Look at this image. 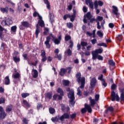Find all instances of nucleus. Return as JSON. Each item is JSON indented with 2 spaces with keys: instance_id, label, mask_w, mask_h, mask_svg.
Listing matches in <instances>:
<instances>
[{
  "instance_id": "1",
  "label": "nucleus",
  "mask_w": 124,
  "mask_h": 124,
  "mask_svg": "<svg viewBox=\"0 0 124 124\" xmlns=\"http://www.w3.org/2000/svg\"><path fill=\"white\" fill-rule=\"evenodd\" d=\"M51 37H52L51 40L52 41H54L55 44H60L61 41L59 40V39L56 38L53 34H49V36H47L46 38V41L45 42V44L46 46V48H50L51 47V45H50V40L51 39Z\"/></svg>"
},
{
  "instance_id": "2",
  "label": "nucleus",
  "mask_w": 124,
  "mask_h": 124,
  "mask_svg": "<svg viewBox=\"0 0 124 124\" xmlns=\"http://www.w3.org/2000/svg\"><path fill=\"white\" fill-rule=\"evenodd\" d=\"M67 92H69V93L68 94V96L70 99V105L72 106H74V104H75V97H74V91L73 90H70V88H68L66 89Z\"/></svg>"
},
{
  "instance_id": "3",
  "label": "nucleus",
  "mask_w": 124,
  "mask_h": 124,
  "mask_svg": "<svg viewBox=\"0 0 124 124\" xmlns=\"http://www.w3.org/2000/svg\"><path fill=\"white\" fill-rule=\"evenodd\" d=\"M64 119H69V115L68 113H64L62 116H58L51 118L52 122H64Z\"/></svg>"
},
{
  "instance_id": "4",
  "label": "nucleus",
  "mask_w": 124,
  "mask_h": 124,
  "mask_svg": "<svg viewBox=\"0 0 124 124\" xmlns=\"http://www.w3.org/2000/svg\"><path fill=\"white\" fill-rule=\"evenodd\" d=\"M76 77L78 78L77 82L78 83H81V86H80V88L81 89H84V87H85V78H81V73H78L76 74Z\"/></svg>"
},
{
  "instance_id": "5",
  "label": "nucleus",
  "mask_w": 124,
  "mask_h": 124,
  "mask_svg": "<svg viewBox=\"0 0 124 124\" xmlns=\"http://www.w3.org/2000/svg\"><path fill=\"white\" fill-rule=\"evenodd\" d=\"M2 26H11L13 24V20L9 17H5L4 19H3L1 22Z\"/></svg>"
},
{
  "instance_id": "6",
  "label": "nucleus",
  "mask_w": 124,
  "mask_h": 124,
  "mask_svg": "<svg viewBox=\"0 0 124 124\" xmlns=\"http://www.w3.org/2000/svg\"><path fill=\"white\" fill-rule=\"evenodd\" d=\"M102 52H103V49L101 48L97 49L94 51H93L92 52L93 60H96V58L97 57V55H98V54H101Z\"/></svg>"
},
{
  "instance_id": "7",
  "label": "nucleus",
  "mask_w": 124,
  "mask_h": 124,
  "mask_svg": "<svg viewBox=\"0 0 124 124\" xmlns=\"http://www.w3.org/2000/svg\"><path fill=\"white\" fill-rule=\"evenodd\" d=\"M88 110V113H92V108L91 106L88 105L87 104H85V108L81 109V112L82 114H84L87 112Z\"/></svg>"
},
{
  "instance_id": "8",
  "label": "nucleus",
  "mask_w": 124,
  "mask_h": 124,
  "mask_svg": "<svg viewBox=\"0 0 124 124\" xmlns=\"http://www.w3.org/2000/svg\"><path fill=\"white\" fill-rule=\"evenodd\" d=\"M111 99L112 101H120V97L118 93H116L115 92L112 91L111 93Z\"/></svg>"
},
{
  "instance_id": "9",
  "label": "nucleus",
  "mask_w": 124,
  "mask_h": 124,
  "mask_svg": "<svg viewBox=\"0 0 124 124\" xmlns=\"http://www.w3.org/2000/svg\"><path fill=\"white\" fill-rule=\"evenodd\" d=\"M14 72L13 73L12 77L14 79H19L21 78V74L17 72V70L16 69H14Z\"/></svg>"
},
{
  "instance_id": "10",
  "label": "nucleus",
  "mask_w": 124,
  "mask_h": 124,
  "mask_svg": "<svg viewBox=\"0 0 124 124\" xmlns=\"http://www.w3.org/2000/svg\"><path fill=\"white\" fill-rule=\"evenodd\" d=\"M0 120H3L5 117H6V113L3 110V108L0 106Z\"/></svg>"
},
{
  "instance_id": "11",
  "label": "nucleus",
  "mask_w": 124,
  "mask_h": 124,
  "mask_svg": "<svg viewBox=\"0 0 124 124\" xmlns=\"http://www.w3.org/2000/svg\"><path fill=\"white\" fill-rule=\"evenodd\" d=\"M22 105L25 108H30L31 107V104L27 100L23 99L22 100Z\"/></svg>"
},
{
  "instance_id": "12",
  "label": "nucleus",
  "mask_w": 124,
  "mask_h": 124,
  "mask_svg": "<svg viewBox=\"0 0 124 124\" xmlns=\"http://www.w3.org/2000/svg\"><path fill=\"white\" fill-rule=\"evenodd\" d=\"M94 5L95 9H96L97 8H98V5L100 6H102V5H103V3L101 0H99L98 1H97V0H95L94 2Z\"/></svg>"
},
{
  "instance_id": "13",
  "label": "nucleus",
  "mask_w": 124,
  "mask_h": 124,
  "mask_svg": "<svg viewBox=\"0 0 124 124\" xmlns=\"http://www.w3.org/2000/svg\"><path fill=\"white\" fill-rule=\"evenodd\" d=\"M95 30H93V33H91L90 31H87L86 34L87 36H89L90 37H92V36L93 38H95Z\"/></svg>"
},
{
  "instance_id": "14",
  "label": "nucleus",
  "mask_w": 124,
  "mask_h": 124,
  "mask_svg": "<svg viewBox=\"0 0 124 124\" xmlns=\"http://www.w3.org/2000/svg\"><path fill=\"white\" fill-rule=\"evenodd\" d=\"M22 27H24L25 28H29L30 27V24H29V22L27 21H23L21 22V25L20 26V30H23V28Z\"/></svg>"
},
{
  "instance_id": "15",
  "label": "nucleus",
  "mask_w": 124,
  "mask_h": 124,
  "mask_svg": "<svg viewBox=\"0 0 124 124\" xmlns=\"http://www.w3.org/2000/svg\"><path fill=\"white\" fill-rule=\"evenodd\" d=\"M39 18L38 21V24L42 28H43V27H45V24H44V21H43V20H42V16H39Z\"/></svg>"
},
{
  "instance_id": "16",
  "label": "nucleus",
  "mask_w": 124,
  "mask_h": 124,
  "mask_svg": "<svg viewBox=\"0 0 124 124\" xmlns=\"http://www.w3.org/2000/svg\"><path fill=\"white\" fill-rule=\"evenodd\" d=\"M31 75L33 78H37V77H38V71L36 69H33L32 70Z\"/></svg>"
},
{
  "instance_id": "17",
  "label": "nucleus",
  "mask_w": 124,
  "mask_h": 124,
  "mask_svg": "<svg viewBox=\"0 0 124 124\" xmlns=\"http://www.w3.org/2000/svg\"><path fill=\"white\" fill-rule=\"evenodd\" d=\"M85 2L86 4H89V7L91 9H93V0H85Z\"/></svg>"
},
{
  "instance_id": "18",
  "label": "nucleus",
  "mask_w": 124,
  "mask_h": 124,
  "mask_svg": "<svg viewBox=\"0 0 124 124\" xmlns=\"http://www.w3.org/2000/svg\"><path fill=\"white\" fill-rule=\"evenodd\" d=\"M96 84V79L95 78H93L92 79L91 81L90 85L92 87V88H94V87L95 86V85Z\"/></svg>"
},
{
  "instance_id": "19",
  "label": "nucleus",
  "mask_w": 124,
  "mask_h": 124,
  "mask_svg": "<svg viewBox=\"0 0 124 124\" xmlns=\"http://www.w3.org/2000/svg\"><path fill=\"white\" fill-rule=\"evenodd\" d=\"M46 98H48V99H51L52 98V92H47L45 93Z\"/></svg>"
},
{
  "instance_id": "20",
  "label": "nucleus",
  "mask_w": 124,
  "mask_h": 124,
  "mask_svg": "<svg viewBox=\"0 0 124 124\" xmlns=\"http://www.w3.org/2000/svg\"><path fill=\"white\" fill-rule=\"evenodd\" d=\"M39 32H40V29L39 27L38 26V24L36 25V29L35 30V34L36 35V38H37L38 37V34L39 33Z\"/></svg>"
},
{
  "instance_id": "21",
  "label": "nucleus",
  "mask_w": 124,
  "mask_h": 124,
  "mask_svg": "<svg viewBox=\"0 0 124 124\" xmlns=\"http://www.w3.org/2000/svg\"><path fill=\"white\" fill-rule=\"evenodd\" d=\"M89 100L90 101L91 106H92V107L94 106V105L95 104V100L92 99V97H90L89 98Z\"/></svg>"
},
{
  "instance_id": "22",
  "label": "nucleus",
  "mask_w": 124,
  "mask_h": 124,
  "mask_svg": "<svg viewBox=\"0 0 124 124\" xmlns=\"http://www.w3.org/2000/svg\"><path fill=\"white\" fill-rule=\"evenodd\" d=\"M112 12H113L114 14H115V15H118V8L117 7H116L115 6H112Z\"/></svg>"
},
{
  "instance_id": "23",
  "label": "nucleus",
  "mask_w": 124,
  "mask_h": 124,
  "mask_svg": "<svg viewBox=\"0 0 124 124\" xmlns=\"http://www.w3.org/2000/svg\"><path fill=\"white\" fill-rule=\"evenodd\" d=\"M66 72V69L62 68L61 69V71L59 74H60V75H61V76H63L65 74Z\"/></svg>"
},
{
  "instance_id": "24",
  "label": "nucleus",
  "mask_w": 124,
  "mask_h": 124,
  "mask_svg": "<svg viewBox=\"0 0 124 124\" xmlns=\"http://www.w3.org/2000/svg\"><path fill=\"white\" fill-rule=\"evenodd\" d=\"M0 11L2 13H8V7L5 8H1Z\"/></svg>"
},
{
  "instance_id": "25",
  "label": "nucleus",
  "mask_w": 124,
  "mask_h": 124,
  "mask_svg": "<svg viewBox=\"0 0 124 124\" xmlns=\"http://www.w3.org/2000/svg\"><path fill=\"white\" fill-rule=\"evenodd\" d=\"M58 99L59 100H61L62 99V96H61L60 95H58L57 94H55L53 96V98L54 100H56V99H57V98H58Z\"/></svg>"
},
{
  "instance_id": "26",
  "label": "nucleus",
  "mask_w": 124,
  "mask_h": 124,
  "mask_svg": "<svg viewBox=\"0 0 124 124\" xmlns=\"http://www.w3.org/2000/svg\"><path fill=\"white\" fill-rule=\"evenodd\" d=\"M13 58L14 61L15 62H16V63L19 62L20 61L19 57L15 56V57H13Z\"/></svg>"
},
{
  "instance_id": "27",
  "label": "nucleus",
  "mask_w": 124,
  "mask_h": 124,
  "mask_svg": "<svg viewBox=\"0 0 124 124\" xmlns=\"http://www.w3.org/2000/svg\"><path fill=\"white\" fill-rule=\"evenodd\" d=\"M5 85H9L10 84V79H9V77L7 76L5 78Z\"/></svg>"
},
{
  "instance_id": "28",
  "label": "nucleus",
  "mask_w": 124,
  "mask_h": 124,
  "mask_svg": "<svg viewBox=\"0 0 124 124\" xmlns=\"http://www.w3.org/2000/svg\"><path fill=\"white\" fill-rule=\"evenodd\" d=\"M16 31H17V26H14L11 27V31L12 33H15V32H16Z\"/></svg>"
},
{
  "instance_id": "29",
  "label": "nucleus",
  "mask_w": 124,
  "mask_h": 124,
  "mask_svg": "<svg viewBox=\"0 0 124 124\" xmlns=\"http://www.w3.org/2000/svg\"><path fill=\"white\" fill-rule=\"evenodd\" d=\"M45 3L46 5V7L48 9L51 8V6L50 5V3L48 0H44Z\"/></svg>"
},
{
  "instance_id": "30",
  "label": "nucleus",
  "mask_w": 124,
  "mask_h": 124,
  "mask_svg": "<svg viewBox=\"0 0 124 124\" xmlns=\"http://www.w3.org/2000/svg\"><path fill=\"white\" fill-rule=\"evenodd\" d=\"M12 105H10L9 106H8L6 107V111H7V113H9V112H11V111H12Z\"/></svg>"
},
{
  "instance_id": "31",
  "label": "nucleus",
  "mask_w": 124,
  "mask_h": 124,
  "mask_svg": "<svg viewBox=\"0 0 124 124\" xmlns=\"http://www.w3.org/2000/svg\"><path fill=\"white\" fill-rule=\"evenodd\" d=\"M57 93H60V96H62V95H63V91H62V89L61 88H58L57 90Z\"/></svg>"
},
{
  "instance_id": "32",
  "label": "nucleus",
  "mask_w": 124,
  "mask_h": 124,
  "mask_svg": "<svg viewBox=\"0 0 124 124\" xmlns=\"http://www.w3.org/2000/svg\"><path fill=\"white\" fill-rule=\"evenodd\" d=\"M65 54H67V56H71L72 55V51L69 48L65 51Z\"/></svg>"
},
{
  "instance_id": "33",
  "label": "nucleus",
  "mask_w": 124,
  "mask_h": 124,
  "mask_svg": "<svg viewBox=\"0 0 124 124\" xmlns=\"http://www.w3.org/2000/svg\"><path fill=\"white\" fill-rule=\"evenodd\" d=\"M49 14L50 22L51 23H53L54 22V15L50 13H49Z\"/></svg>"
},
{
  "instance_id": "34",
  "label": "nucleus",
  "mask_w": 124,
  "mask_h": 124,
  "mask_svg": "<svg viewBox=\"0 0 124 124\" xmlns=\"http://www.w3.org/2000/svg\"><path fill=\"white\" fill-rule=\"evenodd\" d=\"M121 92L120 98L122 101H124V89L122 90Z\"/></svg>"
},
{
  "instance_id": "35",
  "label": "nucleus",
  "mask_w": 124,
  "mask_h": 124,
  "mask_svg": "<svg viewBox=\"0 0 124 124\" xmlns=\"http://www.w3.org/2000/svg\"><path fill=\"white\" fill-rule=\"evenodd\" d=\"M54 58L55 59H58L59 61H61L62 60V54H55Z\"/></svg>"
},
{
  "instance_id": "36",
  "label": "nucleus",
  "mask_w": 124,
  "mask_h": 124,
  "mask_svg": "<svg viewBox=\"0 0 124 124\" xmlns=\"http://www.w3.org/2000/svg\"><path fill=\"white\" fill-rule=\"evenodd\" d=\"M69 18H70V21L71 22H73V21H74V20L75 19V14H74L72 15H70V17H69Z\"/></svg>"
},
{
  "instance_id": "37",
  "label": "nucleus",
  "mask_w": 124,
  "mask_h": 124,
  "mask_svg": "<svg viewBox=\"0 0 124 124\" xmlns=\"http://www.w3.org/2000/svg\"><path fill=\"white\" fill-rule=\"evenodd\" d=\"M85 17H86L88 20H90L91 18H92V15H91V13H87L85 16Z\"/></svg>"
},
{
  "instance_id": "38",
  "label": "nucleus",
  "mask_w": 124,
  "mask_h": 124,
  "mask_svg": "<svg viewBox=\"0 0 124 124\" xmlns=\"http://www.w3.org/2000/svg\"><path fill=\"white\" fill-rule=\"evenodd\" d=\"M29 95H30V93H23L21 94L22 98H26V97H27V96H29Z\"/></svg>"
},
{
  "instance_id": "39",
  "label": "nucleus",
  "mask_w": 124,
  "mask_h": 124,
  "mask_svg": "<svg viewBox=\"0 0 124 124\" xmlns=\"http://www.w3.org/2000/svg\"><path fill=\"white\" fill-rule=\"evenodd\" d=\"M63 85L64 86H69V81L66 80H63Z\"/></svg>"
},
{
  "instance_id": "40",
  "label": "nucleus",
  "mask_w": 124,
  "mask_h": 124,
  "mask_svg": "<svg viewBox=\"0 0 124 124\" xmlns=\"http://www.w3.org/2000/svg\"><path fill=\"white\" fill-rule=\"evenodd\" d=\"M5 103V98L1 97L0 98V104Z\"/></svg>"
},
{
  "instance_id": "41",
  "label": "nucleus",
  "mask_w": 124,
  "mask_h": 124,
  "mask_svg": "<svg viewBox=\"0 0 124 124\" xmlns=\"http://www.w3.org/2000/svg\"><path fill=\"white\" fill-rule=\"evenodd\" d=\"M71 39V37L69 35H66L65 36V41H68Z\"/></svg>"
},
{
  "instance_id": "42",
  "label": "nucleus",
  "mask_w": 124,
  "mask_h": 124,
  "mask_svg": "<svg viewBox=\"0 0 124 124\" xmlns=\"http://www.w3.org/2000/svg\"><path fill=\"white\" fill-rule=\"evenodd\" d=\"M117 39L119 41H122V40H123V35L122 34L118 35V36L117 37Z\"/></svg>"
},
{
  "instance_id": "43",
  "label": "nucleus",
  "mask_w": 124,
  "mask_h": 124,
  "mask_svg": "<svg viewBox=\"0 0 124 124\" xmlns=\"http://www.w3.org/2000/svg\"><path fill=\"white\" fill-rule=\"evenodd\" d=\"M80 89H81V88H78L77 89V95H79V96H81V95H82V93L81 92V90H80Z\"/></svg>"
},
{
  "instance_id": "44",
  "label": "nucleus",
  "mask_w": 124,
  "mask_h": 124,
  "mask_svg": "<svg viewBox=\"0 0 124 124\" xmlns=\"http://www.w3.org/2000/svg\"><path fill=\"white\" fill-rule=\"evenodd\" d=\"M97 35H98L99 37L101 38L103 37V33H102V32L100 31H98L97 32Z\"/></svg>"
},
{
  "instance_id": "45",
  "label": "nucleus",
  "mask_w": 124,
  "mask_h": 124,
  "mask_svg": "<svg viewBox=\"0 0 124 124\" xmlns=\"http://www.w3.org/2000/svg\"><path fill=\"white\" fill-rule=\"evenodd\" d=\"M49 111L50 114H54V113H55V108H49Z\"/></svg>"
},
{
  "instance_id": "46",
  "label": "nucleus",
  "mask_w": 124,
  "mask_h": 124,
  "mask_svg": "<svg viewBox=\"0 0 124 124\" xmlns=\"http://www.w3.org/2000/svg\"><path fill=\"white\" fill-rule=\"evenodd\" d=\"M97 46H103V47H107V45L104 43L97 44Z\"/></svg>"
},
{
  "instance_id": "47",
  "label": "nucleus",
  "mask_w": 124,
  "mask_h": 124,
  "mask_svg": "<svg viewBox=\"0 0 124 124\" xmlns=\"http://www.w3.org/2000/svg\"><path fill=\"white\" fill-rule=\"evenodd\" d=\"M96 59H98V60H99V61H103V57L98 54H97Z\"/></svg>"
},
{
  "instance_id": "48",
  "label": "nucleus",
  "mask_w": 124,
  "mask_h": 124,
  "mask_svg": "<svg viewBox=\"0 0 124 124\" xmlns=\"http://www.w3.org/2000/svg\"><path fill=\"white\" fill-rule=\"evenodd\" d=\"M0 31H4V32L5 33H6V32H7V30L6 29H4V28H3L0 25Z\"/></svg>"
},
{
  "instance_id": "49",
  "label": "nucleus",
  "mask_w": 124,
  "mask_h": 124,
  "mask_svg": "<svg viewBox=\"0 0 124 124\" xmlns=\"http://www.w3.org/2000/svg\"><path fill=\"white\" fill-rule=\"evenodd\" d=\"M108 63L109 64H110V65H112V66H114V65H115V62H114V61H113V60H109L108 61Z\"/></svg>"
},
{
  "instance_id": "50",
  "label": "nucleus",
  "mask_w": 124,
  "mask_h": 124,
  "mask_svg": "<svg viewBox=\"0 0 124 124\" xmlns=\"http://www.w3.org/2000/svg\"><path fill=\"white\" fill-rule=\"evenodd\" d=\"M67 26L69 29H71L73 27V24L70 22L67 23Z\"/></svg>"
},
{
  "instance_id": "51",
  "label": "nucleus",
  "mask_w": 124,
  "mask_h": 124,
  "mask_svg": "<svg viewBox=\"0 0 124 124\" xmlns=\"http://www.w3.org/2000/svg\"><path fill=\"white\" fill-rule=\"evenodd\" d=\"M66 69V71L68 70V73L69 74H70V73H71V70H72V67H68Z\"/></svg>"
},
{
  "instance_id": "52",
  "label": "nucleus",
  "mask_w": 124,
  "mask_h": 124,
  "mask_svg": "<svg viewBox=\"0 0 124 124\" xmlns=\"http://www.w3.org/2000/svg\"><path fill=\"white\" fill-rule=\"evenodd\" d=\"M33 17H36L38 16V19H39V16H40V15H39V14H38V13L35 12L33 14Z\"/></svg>"
},
{
  "instance_id": "53",
  "label": "nucleus",
  "mask_w": 124,
  "mask_h": 124,
  "mask_svg": "<svg viewBox=\"0 0 124 124\" xmlns=\"http://www.w3.org/2000/svg\"><path fill=\"white\" fill-rule=\"evenodd\" d=\"M98 79V80H100V81H101V82H102V81L105 80V79H103V75H101L100 76H99Z\"/></svg>"
},
{
  "instance_id": "54",
  "label": "nucleus",
  "mask_w": 124,
  "mask_h": 124,
  "mask_svg": "<svg viewBox=\"0 0 124 124\" xmlns=\"http://www.w3.org/2000/svg\"><path fill=\"white\" fill-rule=\"evenodd\" d=\"M97 42V40H96V39H93L91 40V43L93 45H94V44H95V43H96Z\"/></svg>"
},
{
  "instance_id": "55",
  "label": "nucleus",
  "mask_w": 124,
  "mask_h": 124,
  "mask_svg": "<svg viewBox=\"0 0 124 124\" xmlns=\"http://www.w3.org/2000/svg\"><path fill=\"white\" fill-rule=\"evenodd\" d=\"M5 46H6V45L4 43H2L1 45V49L2 50H4V49H5Z\"/></svg>"
},
{
  "instance_id": "56",
  "label": "nucleus",
  "mask_w": 124,
  "mask_h": 124,
  "mask_svg": "<svg viewBox=\"0 0 124 124\" xmlns=\"http://www.w3.org/2000/svg\"><path fill=\"white\" fill-rule=\"evenodd\" d=\"M41 56L42 57H46V53L45 52V51H44V50L41 51Z\"/></svg>"
},
{
  "instance_id": "57",
  "label": "nucleus",
  "mask_w": 124,
  "mask_h": 124,
  "mask_svg": "<svg viewBox=\"0 0 124 124\" xmlns=\"http://www.w3.org/2000/svg\"><path fill=\"white\" fill-rule=\"evenodd\" d=\"M80 44L82 47H84V46H87L88 43L86 42H81Z\"/></svg>"
},
{
  "instance_id": "58",
  "label": "nucleus",
  "mask_w": 124,
  "mask_h": 124,
  "mask_svg": "<svg viewBox=\"0 0 124 124\" xmlns=\"http://www.w3.org/2000/svg\"><path fill=\"white\" fill-rule=\"evenodd\" d=\"M38 63V61L37 60H36L35 61V63L32 62L31 63V65H33L34 66H36V65H37V63Z\"/></svg>"
},
{
  "instance_id": "59",
  "label": "nucleus",
  "mask_w": 124,
  "mask_h": 124,
  "mask_svg": "<svg viewBox=\"0 0 124 124\" xmlns=\"http://www.w3.org/2000/svg\"><path fill=\"white\" fill-rule=\"evenodd\" d=\"M108 27L109 28H110V29H113V28H114V27H115V25H114L113 23H110L109 24H108Z\"/></svg>"
},
{
  "instance_id": "60",
  "label": "nucleus",
  "mask_w": 124,
  "mask_h": 124,
  "mask_svg": "<svg viewBox=\"0 0 124 124\" xmlns=\"http://www.w3.org/2000/svg\"><path fill=\"white\" fill-rule=\"evenodd\" d=\"M102 84L103 86H104V87H105V88L106 87H107V83H106V82H105V80H103L102 81Z\"/></svg>"
},
{
  "instance_id": "61",
  "label": "nucleus",
  "mask_w": 124,
  "mask_h": 124,
  "mask_svg": "<svg viewBox=\"0 0 124 124\" xmlns=\"http://www.w3.org/2000/svg\"><path fill=\"white\" fill-rule=\"evenodd\" d=\"M70 17V15H65L63 16L64 20H66L67 18H69Z\"/></svg>"
},
{
  "instance_id": "62",
  "label": "nucleus",
  "mask_w": 124,
  "mask_h": 124,
  "mask_svg": "<svg viewBox=\"0 0 124 124\" xmlns=\"http://www.w3.org/2000/svg\"><path fill=\"white\" fill-rule=\"evenodd\" d=\"M98 99H99V94H96L95 96V101H98Z\"/></svg>"
},
{
  "instance_id": "63",
  "label": "nucleus",
  "mask_w": 124,
  "mask_h": 124,
  "mask_svg": "<svg viewBox=\"0 0 124 124\" xmlns=\"http://www.w3.org/2000/svg\"><path fill=\"white\" fill-rule=\"evenodd\" d=\"M97 19L98 21H102V20H103V17L102 16H98L97 17Z\"/></svg>"
},
{
  "instance_id": "64",
  "label": "nucleus",
  "mask_w": 124,
  "mask_h": 124,
  "mask_svg": "<svg viewBox=\"0 0 124 124\" xmlns=\"http://www.w3.org/2000/svg\"><path fill=\"white\" fill-rule=\"evenodd\" d=\"M117 88V85L116 84H112L111 87V90H115Z\"/></svg>"
}]
</instances>
